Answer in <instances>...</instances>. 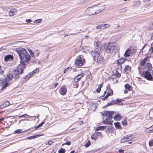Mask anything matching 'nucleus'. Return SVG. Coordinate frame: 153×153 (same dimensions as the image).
Wrapping results in <instances>:
<instances>
[{"label":"nucleus","mask_w":153,"mask_h":153,"mask_svg":"<svg viewBox=\"0 0 153 153\" xmlns=\"http://www.w3.org/2000/svg\"><path fill=\"white\" fill-rule=\"evenodd\" d=\"M146 68H147L148 70L150 71L152 70V65L150 63H147L146 64Z\"/></svg>","instance_id":"31"},{"label":"nucleus","mask_w":153,"mask_h":153,"mask_svg":"<svg viewBox=\"0 0 153 153\" xmlns=\"http://www.w3.org/2000/svg\"><path fill=\"white\" fill-rule=\"evenodd\" d=\"M4 120V118H1V119H0V123H1V122L3 121Z\"/></svg>","instance_id":"58"},{"label":"nucleus","mask_w":153,"mask_h":153,"mask_svg":"<svg viewBox=\"0 0 153 153\" xmlns=\"http://www.w3.org/2000/svg\"><path fill=\"white\" fill-rule=\"evenodd\" d=\"M52 143L51 141V140L49 141L48 142V144H49L50 145L51 144V143Z\"/></svg>","instance_id":"62"},{"label":"nucleus","mask_w":153,"mask_h":153,"mask_svg":"<svg viewBox=\"0 0 153 153\" xmlns=\"http://www.w3.org/2000/svg\"><path fill=\"white\" fill-rule=\"evenodd\" d=\"M13 75L11 74H9L7 76V78L6 79L8 81L12 80L13 78Z\"/></svg>","instance_id":"30"},{"label":"nucleus","mask_w":153,"mask_h":153,"mask_svg":"<svg viewBox=\"0 0 153 153\" xmlns=\"http://www.w3.org/2000/svg\"><path fill=\"white\" fill-rule=\"evenodd\" d=\"M1 65H0V75L3 74L4 73V71L2 70H1Z\"/></svg>","instance_id":"52"},{"label":"nucleus","mask_w":153,"mask_h":153,"mask_svg":"<svg viewBox=\"0 0 153 153\" xmlns=\"http://www.w3.org/2000/svg\"><path fill=\"white\" fill-rule=\"evenodd\" d=\"M100 136H102V133L100 132H96L91 136V138L92 139L96 140Z\"/></svg>","instance_id":"18"},{"label":"nucleus","mask_w":153,"mask_h":153,"mask_svg":"<svg viewBox=\"0 0 153 153\" xmlns=\"http://www.w3.org/2000/svg\"><path fill=\"white\" fill-rule=\"evenodd\" d=\"M75 151L74 150L72 151L70 153H74Z\"/></svg>","instance_id":"64"},{"label":"nucleus","mask_w":153,"mask_h":153,"mask_svg":"<svg viewBox=\"0 0 153 153\" xmlns=\"http://www.w3.org/2000/svg\"><path fill=\"white\" fill-rule=\"evenodd\" d=\"M112 104H116L117 103V99L115 100H113L111 101Z\"/></svg>","instance_id":"47"},{"label":"nucleus","mask_w":153,"mask_h":153,"mask_svg":"<svg viewBox=\"0 0 153 153\" xmlns=\"http://www.w3.org/2000/svg\"><path fill=\"white\" fill-rule=\"evenodd\" d=\"M114 125H115V127L119 129H120L121 125L120 123L119 122H117L115 123H114Z\"/></svg>","instance_id":"32"},{"label":"nucleus","mask_w":153,"mask_h":153,"mask_svg":"<svg viewBox=\"0 0 153 153\" xmlns=\"http://www.w3.org/2000/svg\"><path fill=\"white\" fill-rule=\"evenodd\" d=\"M131 67L128 65H126L124 69L125 72L127 74H128L131 72Z\"/></svg>","instance_id":"27"},{"label":"nucleus","mask_w":153,"mask_h":153,"mask_svg":"<svg viewBox=\"0 0 153 153\" xmlns=\"http://www.w3.org/2000/svg\"><path fill=\"white\" fill-rule=\"evenodd\" d=\"M58 85V83L56 82V83H55L54 84V88H56L57 87V85Z\"/></svg>","instance_id":"57"},{"label":"nucleus","mask_w":153,"mask_h":153,"mask_svg":"<svg viewBox=\"0 0 153 153\" xmlns=\"http://www.w3.org/2000/svg\"><path fill=\"white\" fill-rule=\"evenodd\" d=\"M17 12V10L16 8H13L10 10L8 14L10 16H13L16 14Z\"/></svg>","instance_id":"20"},{"label":"nucleus","mask_w":153,"mask_h":153,"mask_svg":"<svg viewBox=\"0 0 153 153\" xmlns=\"http://www.w3.org/2000/svg\"><path fill=\"white\" fill-rule=\"evenodd\" d=\"M125 89L124 90V93L127 94L128 91H130L132 89V87L128 84H126L124 86Z\"/></svg>","instance_id":"16"},{"label":"nucleus","mask_w":153,"mask_h":153,"mask_svg":"<svg viewBox=\"0 0 153 153\" xmlns=\"http://www.w3.org/2000/svg\"><path fill=\"white\" fill-rule=\"evenodd\" d=\"M126 61V59L125 57H121L117 60V64L118 65L120 69L122 68L121 64H123Z\"/></svg>","instance_id":"13"},{"label":"nucleus","mask_w":153,"mask_h":153,"mask_svg":"<svg viewBox=\"0 0 153 153\" xmlns=\"http://www.w3.org/2000/svg\"><path fill=\"white\" fill-rule=\"evenodd\" d=\"M44 123L45 122L44 121L42 122L41 123L35 127V130H37L38 128L42 126V125L44 124Z\"/></svg>","instance_id":"37"},{"label":"nucleus","mask_w":153,"mask_h":153,"mask_svg":"<svg viewBox=\"0 0 153 153\" xmlns=\"http://www.w3.org/2000/svg\"><path fill=\"white\" fill-rule=\"evenodd\" d=\"M103 86V84L102 83L100 84L99 86L98 87L101 88Z\"/></svg>","instance_id":"56"},{"label":"nucleus","mask_w":153,"mask_h":153,"mask_svg":"<svg viewBox=\"0 0 153 153\" xmlns=\"http://www.w3.org/2000/svg\"><path fill=\"white\" fill-rule=\"evenodd\" d=\"M148 132L150 133L153 132V125L148 128L147 129Z\"/></svg>","instance_id":"36"},{"label":"nucleus","mask_w":153,"mask_h":153,"mask_svg":"<svg viewBox=\"0 0 153 153\" xmlns=\"http://www.w3.org/2000/svg\"><path fill=\"white\" fill-rule=\"evenodd\" d=\"M122 118V116L120 115L119 114H117L114 116V120L117 121L120 120Z\"/></svg>","instance_id":"28"},{"label":"nucleus","mask_w":153,"mask_h":153,"mask_svg":"<svg viewBox=\"0 0 153 153\" xmlns=\"http://www.w3.org/2000/svg\"><path fill=\"white\" fill-rule=\"evenodd\" d=\"M22 130L20 129H19L16 130L15 131V132L16 133V134H19L22 132Z\"/></svg>","instance_id":"45"},{"label":"nucleus","mask_w":153,"mask_h":153,"mask_svg":"<svg viewBox=\"0 0 153 153\" xmlns=\"http://www.w3.org/2000/svg\"><path fill=\"white\" fill-rule=\"evenodd\" d=\"M13 55H6L4 57V60L6 62H7L10 60H13Z\"/></svg>","instance_id":"26"},{"label":"nucleus","mask_w":153,"mask_h":153,"mask_svg":"<svg viewBox=\"0 0 153 153\" xmlns=\"http://www.w3.org/2000/svg\"><path fill=\"white\" fill-rule=\"evenodd\" d=\"M114 74L117 77H120L121 76V74L119 73L117 71H115Z\"/></svg>","instance_id":"38"},{"label":"nucleus","mask_w":153,"mask_h":153,"mask_svg":"<svg viewBox=\"0 0 153 153\" xmlns=\"http://www.w3.org/2000/svg\"><path fill=\"white\" fill-rule=\"evenodd\" d=\"M123 99H117V103L119 105H123V103L122 102V101H123Z\"/></svg>","instance_id":"39"},{"label":"nucleus","mask_w":153,"mask_h":153,"mask_svg":"<svg viewBox=\"0 0 153 153\" xmlns=\"http://www.w3.org/2000/svg\"><path fill=\"white\" fill-rule=\"evenodd\" d=\"M25 66H23L22 65H21V63H20L13 72L14 77L15 79H17L19 78V74L23 73V70L25 68Z\"/></svg>","instance_id":"4"},{"label":"nucleus","mask_w":153,"mask_h":153,"mask_svg":"<svg viewBox=\"0 0 153 153\" xmlns=\"http://www.w3.org/2000/svg\"><path fill=\"white\" fill-rule=\"evenodd\" d=\"M124 150L122 149H119L118 151V153H124Z\"/></svg>","instance_id":"54"},{"label":"nucleus","mask_w":153,"mask_h":153,"mask_svg":"<svg viewBox=\"0 0 153 153\" xmlns=\"http://www.w3.org/2000/svg\"><path fill=\"white\" fill-rule=\"evenodd\" d=\"M144 48H145V46H144L142 47V49L140 50V51L139 52V53H140V52H141V51L143 50L144 49Z\"/></svg>","instance_id":"60"},{"label":"nucleus","mask_w":153,"mask_h":153,"mask_svg":"<svg viewBox=\"0 0 153 153\" xmlns=\"http://www.w3.org/2000/svg\"><path fill=\"white\" fill-rule=\"evenodd\" d=\"M72 68V67H68L66 69H65L64 71V73H66V72L68 71L69 70H71Z\"/></svg>","instance_id":"44"},{"label":"nucleus","mask_w":153,"mask_h":153,"mask_svg":"<svg viewBox=\"0 0 153 153\" xmlns=\"http://www.w3.org/2000/svg\"><path fill=\"white\" fill-rule=\"evenodd\" d=\"M143 76L145 78L149 80H152V77L150 72L147 71L143 72Z\"/></svg>","instance_id":"12"},{"label":"nucleus","mask_w":153,"mask_h":153,"mask_svg":"<svg viewBox=\"0 0 153 153\" xmlns=\"http://www.w3.org/2000/svg\"><path fill=\"white\" fill-rule=\"evenodd\" d=\"M27 116H28V115L27 114H24L22 115L19 116L18 117L19 118H21L23 117H27Z\"/></svg>","instance_id":"49"},{"label":"nucleus","mask_w":153,"mask_h":153,"mask_svg":"<svg viewBox=\"0 0 153 153\" xmlns=\"http://www.w3.org/2000/svg\"><path fill=\"white\" fill-rule=\"evenodd\" d=\"M152 80H153V70L152 71Z\"/></svg>","instance_id":"61"},{"label":"nucleus","mask_w":153,"mask_h":153,"mask_svg":"<svg viewBox=\"0 0 153 153\" xmlns=\"http://www.w3.org/2000/svg\"><path fill=\"white\" fill-rule=\"evenodd\" d=\"M149 114L150 118H153V108L151 109L150 110Z\"/></svg>","instance_id":"35"},{"label":"nucleus","mask_w":153,"mask_h":153,"mask_svg":"<svg viewBox=\"0 0 153 153\" xmlns=\"http://www.w3.org/2000/svg\"><path fill=\"white\" fill-rule=\"evenodd\" d=\"M10 105V103L8 101H6L0 105V108H3Z\"/></svg>","instance_id":"24"},{"label":"nucleus","mask_w":153,"mask_h":153,"mask_svg":"<svg viewBox=\"0 0 153 153\" xmlns=\"http://www.w3.org/2000/svg\"><path fill=\"white\" fill-rule=\"evenodd\" d=\"M151 49L152 52L153 53V47L152 46L151 47Z\"/></svg>","instance_id":"63"},{"label":"nucleus","mask_w":153,"mask_h":153,"mask_svg":"<svg viewBox=\"0 0 153 153\" xmlns=\"http://www.w3.org/2000/svg\"><path fill=\"white\" fill-rule=\"evenodd\" d=\"M84 76L85 74L83 73L78 74L73 78V80L72 82V83L78 82L81 80V78Z\"/></svg>","instance_id":"11"},{"label":"nucleus","mask_w":153,"mask_h":153,"mask_svg":"<svg viewBox=\"0 0 153 153\" xmlns=\"http://www.w3.org/2000/svg\"><path fill=\"white\" fill-rule=\"evenodd\" d=\"M137 51V50L134 47L131 46L126 50L123 56L125 57H129L132 55L135 54Z\"/></svg>","instance_id":"6"},{"label":"nucleus","mask_w":153,"mask_h":153,"mask_svg":"<svg viewBox=\"0 0 153 153\" xmlns=\"http://www.w3.org/2000/svg\"><path fill=\"white\" fill-rule=\"evenodd\" d=\"M28 50L29 52L31 54V56L33 57H34V52L33 51H32L30 49H28Z\"/></svg>","instance_id":"40"},{"label":"nucleus","mask_w":153,"mask_h":153,"mask_svg":"<svg viewBox=\"0 0 153 153\" xmlns=\"http://www.w3.org/2000/svg\"><path fill=\"white\" fill-rule=\"evenodd\" d=\"M95 11L93 6L88 7L86 10V13L88 15L91 16L95 14L96 12Z\"/></svg>","instance_id":"8"},{"label":"nucleus","mask_w":153,"mask_h":153,"mask_svg":"<svg viewBox=\"0 0 153 153\" xmlns=\"http://www.w3.org/2000/svg\"><path fill=\"white\" fill-rule=\"evenodd\" d=\"M91 145V142L90 140H88L87 142L85 144V146L86 147H89Z\"/></svg>","instance_id":"43"},{"label":"nucleus","mask_w":153,"mask_h":153,"mask_svg":"<svg viewBox=\"0 0 153 153\" xmlns=\"http://www.w3.org/2000/svg\"><path fill=\"white\" fill-rule=\"evenodd\" d=\"M65 149L63 148L61 149L58 151L59 153H65Z\"/></svg>","instance_id":"41"},{"label":"nucleus","mask_w":153,"mask_h":153,"mask_svg":"<svg viewBox=\"0 0 153 153\" xmlns=\"http://www.w3.org/2000/svg\"><path fill=\"white\" fill-rule=\"evenodd\" d=\"M67 91V89L66 88L62 86L61 87L59 91V93L62 95H66Z\"/></svg>","instance_id":"19"},{"label":"nucleus","mask_w":153,"mask_h":153,"mask_svg":"<svg viewBox=\"0 0 153 153\" xmlns=\"http://www.w3.org/2000/svg\"><path fill=\"white\" fill-rule=\"evenodd\" d=\"M148 58V57H146L144 59H141L140 61V65L139 66L138 68V69L139 71H140V68H142V67H143V69L145 68L144 67V66L145 65V64L147 61Z\"/></svg>","instance_id":"10"},{"label":"nucleus","mask_w":153,"mask_h":153,"mask_svg":"<svg viewBox=\"0 0 153 153\" xmlns=\"http://www.w3.org/2000/svg\"><path fill=\"white\" fill-rule=\"evenodd\" d=\"M39 69L38 68H37L36 70L32 71V72L31 73L32 74H33L35 73H36V72H35V71H39Z\"/></svg>","instance_id":"51"},{"label":"nucleus","mask_w":153,"mask_h":153,"mask_svg":"<svg viewBox=\"0 0 153 153\" xmlns=\"http://www.w3.org/2000/svg\"><path fill=\"white\" fill-rule=\"evenodd\" d=\"M106 88V91L104 92V96L107 93V94L104 97L103 100L107 99L109 96H112L113 95V91L110 88V85H108Z\"/></svg>","instance_id":"7"},{"label":"nucleus","mask_w":153,"mask_h":153,"mask_svg":"<svg viewBox=\"0 0 153 153\" xmlns=\"http://www.w3.org/2000/svg\"><path fill=\"white\" fill-rule=\"evenodd\" d=\"M104 113L105 115L107 117V118H109L111 119L112 118V116L114 114V112L113 111H104Z\"/></svg>","instance_id":"17"},{"label":"nucleus","mask_w":153,"mask_h":153,"mask_svg":"<svg viewBox=\"0 0 153 153\" xmlns=\"http://www.w3.org/2000/svg\"><path fill=\"white\" fill-rule=\"evenodd\" d=\"M116 45L115 42H109L105 44L104 47L105 51L109 53L113 52L115 48Z\"/></svg>","instance_id":"3"},{"label":"nucleus","mask_w":153,"mask_h":153,"mask_svg":"<svg viewBox=\"0 0 153 153\" xmlns=\"http://www.w3.org/2000/svg\"><path fill=\"white\" fill-rule=\"evenodd\" d=\"M112 102L111 103H108L107 105H106V106H109V105H112Z\"/></svg>","instance_id":"59"},{"label":"nucleus","mask_w":153,"mask_h":153,"mask_svg":"<svg viewBox=\"0 0 153 153\" xmlns=\"http://www.w3.org/2000/svg\"><path fill=\"white\" fill-rule=\"evenodd\" d=\"M70 145L71 144V142L70 141H67V142H66L65 143L63 144L62 145Z\"/></svg>","instance_id":"50"},{"label":"nucleus","mask_w":153,"mask_h":153,"mask_svg":"<svg viewBox=\"0 0 153 153\" xmlns=\"http://www.w3.org/2000/svg\"><path fill=\"white\" fill-rule=\"evenodd\" d=\"M91 54L93 56L94 60L97 63L101 64L104 62V57L99 51H94L91 52Z\"/></svg>","instance_id":"2"},{"label":"nucleus","mask_w":153,"mask_h":153,"mask_svg":"<svg viewBox=\"0 0 153 153\" xmlns=\"http://www.w3.org/2000/svg\"><path fill=\"white\" fill-rule=\"evenodd\" d=\"M101 90V88L98 87V88L96 90V91L97 93H100Z\"/></svg>","instance_id":"53"},{"label":"nucleus","mask_w":153,"mask_h":153,"mask_svg":"<svg viewBox=\"0 0 153 153\" xmlns=\"http://www.w3.org/2000/svg\"><path fill=\"white\" fill-rule=\"evenodd\" d=\"M42 19H39L36 20L35 21V23H40L42 21Z\"/></svg>","instance_id":"48"},{"label":"nucleus","mask_w":153,"mask_h":153,"mask_svg":"<svg viewBox=\"0 0 153 153\" xmlns=\"http://www.w3.org/2000/svg\"><path fill=\"white\" fill-rule=\"evenodd\" d=\"M85 60L82 55H79L77 57L75 61V65L78 68H80L83 65Z\"/></svg>","instance_id":"5"},{"label":"nucleus","mask_w":153,"mask_h":153,"mask_svg":"<svg viewBox=\"0 0 153 153\" xmlns=\"http://www.w3.org/2000/svg\"><path fill=\"white\" fill-rule=\"evenodd\" d=\"M112 119L109 118H107L105 120L102 121L104 124H109L110 125H112L113 121L111 120Z\"/></svg>","instance_id":"23"},{"label":"nucleus","mask_w":153,"mask_h":153,"mask_svg":"<svg viewBox=\"0 0 153 153\" xmlns=\"http://www.w3.org/2000/svg\"><path fill=\"white\" fill-rule=\"evenodd\" d=\"M122 125L125 126H126L128 124L127 122V120L126 119H124L122 121Z\"/></svg>","instance_id":"33"},{"label":"nucleus","mask_w":153,"mask_h":153,"mask_svg":"<svg viewBox=\"0 0 153 153\" xmlns=\"http://www.w3.org/2000/svg\"><path fill=\"white\" fill-rule=\"evenodd\" d=\"M44 134H37L35 135H33L30 136L29 137H27L26 138V139L27 140H32L36 138L39 137L43 136Z\"/></svg>","instance_id":"25"},{"label":"nucleus","mask_w":153,"mask_h":153,"mask_svg":"<svg viewBox=\"0 0 153 153\" xmlns=\"http://www.w3.org/2000/svg\"><path fill=\"white\" fill-rule=\"evenodd\" d=\"M133 138L132 135H127L123 137L121 140V143H124L128 142L132 140Z\"/></svg>","instance_id":"9"},{"label":"nucleus","mask_w":153,"mask_h":153,"mask_svg":"<svg viewBox=\"0 0 153 153\" xmlns=\"http://www.w3.org/2000/svg\"><path fill=\"white\" fill-rule=\"evenodd\" d=\"M26 22L27 23H30L32 22V20L31 19H27L26 21Z\"/></svg>","instance_id":"55"},{"label":"nucleus","mask_w":153,"mask_h":153,"mask_svg":"<svg viewBox=\"0 0 153 153\" xmlns=\"http://www.w3.org/2000/svg\"><path fill=\"white\" fill-rule=\"evenodd\" d=\"M16 51L20 59L21 65L25 66V63H28L30 61L31 56L28 53L26 49L22 48H17Z\"/></svg>","instance_id":"1"},{"label":"nucleus","mask_w":153,"mask_h":153,"mask_svg":"<svg viewBox=\"0 0 153 153\" xmlns=\"http://www.w3.org/2000/svg\"><path fill=\"white\" fill-rule=\"evenodd\" d=\"M110 25L106 24H102L96 26V28L97 29H104L107 28L109 27Z\"/></svg>","instance_id":"14"},{"label":"nucleus","mask_w":153,"mask_h":153,"mask_svg":"<svg viewBox=\"0 0 153 153\" xmlns=\"http://www.w3.org/2000/svg\"><path fill=\"white\" fill-rule=\"evenodd\" d=\"M140 4V2L138 1H135L134 2V6L138 7Z\"/></svg>","instance_id":"34"},{"label":"nucleus","mask_w":153,"mask_h":153,"mask_svg":"<svg viewBox=\"0 0 153 153\" xmlns=\"http://www.w3.org/2000/svg\"><path fill=\"white\" fill-rule=\"evenodd\" d=\"M149 144L150 146H153V139L149 141Z\"/></svg>","instance_id":"42"},{"label":"nucleus","mask_w":153,"mask_h":153,"mask_svg":"<svg viewBox=\"0 0 153 153\" xmlns=\"http://www.w3.org/2000/svg\"><path fill=\"white\" fill-rule=\"evenodd\" d=\"M94 10H95V14L98 13L103 10V8L100 6H94Z\"/></svg>","instance_id":"21"},{"label":"nucleus","mask_w":153,"mask_h":153,"mask_svg":"<svg viewBox=\"0 0 153 153\" xmlns=\"http://www.w3.org/2000/svg\"><path fill=\"white\" fill-rule=\"evenodd\" d=\"M106 128V126H101L97 127L95 129V131H97L100 130H103Z\"/></svg>","instance_id":"29"},{"label":"nucleus","mask_w":153,"mask_h":153,"mask_svg":"<svg viewBox=\"0 0 153 153\" xmlns=\"http://www.w3.org/2000/svg\"><path fill=\"white\" fill-rule=\"evenodd\" d=\"M95 47L96 48L94 51H99V49L101 48L100 45L101 44V42L100 41H96L94 43Z\"/></svg>","instance_id":"22"},{"label":"nucleus","mask_w":153,"mask_h":153,"mask_svg":"<svg viewBox=\"0 0 153 153\" xmlns=\"http://www.w3.org/2000/svg\"><path fill=\"white\" fill-rule=\"evenodd\" d=\"M79 84L77 83H74V84L73 85L74 87L75 88H77L79 87Z\"/></svg>","instance_id":"46"},{"label":"nucleus","mask_w":153,"mask_h":153,"mask_svg":"<svg viewBox=\"0 0 153 153\" xmlns=\"http://www.w3.org/2000/svg\"><path fill=\"white\" fill-rule=\"evenodd\" d=\"M0 84L2 86L1 88V90L5 88L8 85V83L7 80H4L3 79L2 80L1 79H0Z\"/></svg>","instance_id":"15"}]
</instances>
